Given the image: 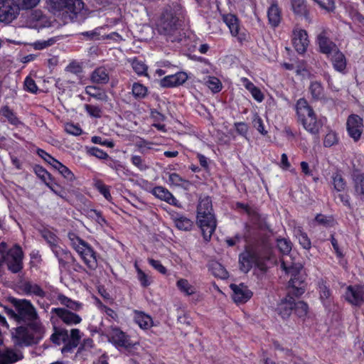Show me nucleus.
Wrapping results in <instances>:
<instances>
[{"label": "nucleus", "instance_id": "f257e3e1", "mask_svg": "<svg viewBox=\"0 0 364 364\" xmlns=\"http://www.w3.org/2000/svg\"><path fill=\"white\" fill-rule=\"evenodd\" d=\"M197 224L203 238L209 241L215 230L217 221L213 213L212 200L210 197L200 198L197 207Z\"/></svg>", "mask_w": 364, "mask_h": 364}, {"label": "nucleus", "instance_id": "f03ea898", "mask_svg": "<svg viewBox=\"0 0 364 364\" xmlns=\"http://www.w3.org/2000/svg\"><path fill=\"white\" fill-rule=\"evenodd\" d=\"M282 269L291 276L289 282V293L296 296H299L305 291V277L302 274V265L294 262L289 257H285L282 259Z\"/></svg>", "mask_w": 364, "mask_h": 364}, {"label": "nucleus", "instance_id": "7ed1b4c3", "mask_svg": "<svg viewBox=\"0 0 364 364\" xmlns=\"http://www.w3.org/2000/svg\"><path fill=\"white\" fill-rule=\"evenodd\" d=\"M156 29L168 41L181 42L183 39L179 19L171 10H166L161 14L156 23Z\"/></svg>", "mask_w": 364, "mask_h": 364}, {"label": "nucleus", "instance_id": "20e7f679", "mask_svg": "<svg viewBox=\"0 0 364 364\" xmlns=\"http://www.w3.org/2000/svg\"><path fill=\"white\" fill-rule=\"evenodd\" d=\"M296 110L298 120L304 128L311 134L317 135L323 124L316 118L314 111L305 99L301 98L297 101Z\"/></svg>", "mask_w": 364, "mask_h": 364}, {"label": "nucleus", "instance_id": "39448f33", "mask_svg": "<svg viewBox=\"0 0 364 364\" xmlns=\"http://www.w3.org/2000/svg\"><path fill=\"white\" fill-rule=\"evenodd\" d=\"M48 4L52 12L65 23L73 21L84 7L82 0H48Z\"/></svg>", "mask_w": 364, "mask_h": 364}, {"label": "nucleus", "instance_id": "423d86ee", "mask_svg": "<svg viewBox=\"0 0 364 364\" xmlns=\"http://www.w3.org/2000/svg\"><path fill=\"white\" fill-rule=\"evenodd\" d=\"M9 301L17 311V322L28 323L36 331H40L41 324L38 321V316L31 301L16 298H10Z\"/></svg>", "mask_w": 364, "mask_h": 364}, {"label": "nucleus", "instance_id": "0eeeda50", "mask_svg": "<svg viewBox=\"0 0 364 364\" xmlns=\"http://www.w3.org/2000/svg\"><path fill=\"white\" fill-rule=\"evenodd\" d=\"M68 237L71 242V245L80 255L88 268L91 269H96L97 262L93 249L74 232H69Z\"/></svg>", "mask_w": 364, "mask_h": 364}, {"label": "nucleus", "instance_id": "6e6552de", "mask_svg": "<svg viewBox=\"0 0 364 364\" xmlns=\"http://www.w3.org/2000/svg\"><path fill=\"white\" fill-rule=\"evenodd\" d=\"M0 244H4V262L6 264L8 269L12 273H18L23 269V252L18 245H15L9 248L8 245L2 242Z\"/></svg>", "mask_w": 364, "mask_h": 364}, {"label": "nucleus", "instance_id": "1a4fd4ad", "mask_svg": "<svg viewBox=\"0 0 364 364\" xmlns=\"http://www.w3.org/2000/svg\"><path fill=\"white\" fill-rule=\"evenodd\" d=\"M20 11V6L15 0H0V23H11L17 18Z\"/></svg>", "mask_w": 364, "mask_h": 364}, {"label": "nucleus", "instance_id": "9d476101", "mask_svg": "<svg viewBox=\"0 0 364 364\" xmlns=\"http://www.w3.org/2000/svg\"><path fill=\"white\" fill-rule=\"evenodd\" d=\"M11 334L16 346H30L36 343L33 333L27 327H17L14 329Z\"/></svg>", "mask_w": 364, "mask_h": 364}, {"label": "nucleus", "instance_id": "9b49d317", "mask_svg": "<svg viewBox=\"0 0 364 364\" xmlns=\"http://www.w3.org/2000/svg\"><path fill=\"white\" fill-rule=\"evenodd\" d=\"M346 125L348 134L355 141H357L363 132V119L357 114H351L347 119Z\"/></svg>", "mask_w": 364, "mask_h": 364}, {"label": "nucleus", "instance_id": "f8f14e48", "mask_svg": "<svg viewBox=\"0 0 364 364\" xmlns=\"http://www.w3.org/2000/svg\"><path fill=\"white\" fill-rule=\"evenodd\" d=\"M319 51L329 57L331 53L338 49L337 45L328 36L327 31L323 30L317 36Z\"/></svg>", "mask_w": 364, "mask_h": 364}, {"label": "nucleus", "instance_id": "ddd939ff", "mask_svg": "<svg viewBox=\"0 0 364 364\" xmlns=\"http://www.w3.org/2000/svg\"><path fill=\"white\" fill-rule=\"evenodd\" d=\"M292 42L294 48L299 53H305L309 43L307 32L304 29H294Z\"/></svg>", "mask_w": 364, "mask_h": 364}, {"label": "nucleus", "instance_id": "4468645a", "mask_svg": "<svg viewBox=\"0 0 364 364\" xmlns=\"http://www.w3.org/2000/svg\"><path fill=\"white\" fill-rule=\"evenodd\" d=\"M108 340L116 347L127 348L132 345L128 336L117 327L111 328L108 334Z\"/></svg>", "mask_w": 364, "mask_h": 364}, {"label": "nucleus", "instance_id": "2eb2a0df", "mask_svg": "<svg viewBox=\"0 0 364 364\" xmlns=\"http://www.w3.org/2000/svg\"><path fill=\"white\" fill-rule=\"evenodd\" d=\"M346 299L353 305L360 306L364 302V286H348L346 291Z\"/></svg>", "mask_w": 364, "mask_h": 364}, {"label": "nucleus", "instance_id": "dca6fc26", "mask_svg": "<svg viewBox=\"0 0 364 364\" xmlns=\"http://www.w3.org/2000/svg\"><path fill=\"white\" fill-rule=\"evenodd\" d=\"M230 287L232 291V299L236 303H245L252 296V291L243 284L239 285L232 284Z\"/></svg>", "mask_w": 364, "mask_h": 364}, {"label": "nucleus", "instance_id": "f3484780", "mask_svg": "<svg viewBox=\"0 0 364 364\" xmlns=\"http://www.w3.org/2000/svg\"><path fill=\"white\" fill-rule=\"evenodd\" d=\"M51 313L55 314L67 325L78 324L82 321V318L79 315L64 308H53L51 310Z\"/></svg>", "mask_w": 364, "mask_h": 364}, {"label": "nucleus", "instance_id": "a211bd4d", "mask_svg": "<svg viewBox=\"0 0 364 364\" xmlns=\"http://www.w3.org/2000/svg\"><path fill=\"white\" fill-rule=\"evenodd\" d=\"M188 80V75L185 72H178L162 78L159 85L163 87H173L183 85Z\"/></svg>", "mask_w": 364, "mask_h": 364}, {"label": "nucleus", "instance_id": "6ab92c4d", "mask_svg": "<svg viewBox=\"0 0 364 364\" xmlns=\"http://www.w3.org/2000/svg\"><path fill=\"white\" fill-rule=\"evenodd\" d=\"M267 18L269 25L273 27H277L282 19V10L276 1H272L270 6L267 9Z\"/></svg>", "mask_w": 364, "mask_h": 364}, {"label": "nucleus", "instance_id": "aec40b11", "mask_svg": "<svg viewBox=\"0 0 364 364\" xmlns=\"http://www.w3.org/2000/svg\"><path fill=\"white\" fill-rule=\"evenodd\" d=\"M333 68L341 73H345L347 66V60L345 55L339 50V48L334 51L333 53L328 57Z\"/></svg>", "mask_w": 364, "mask_h": 364}, {"label": "nucleus", "instance_id": "412c9836", "mask_svg": "<svg viewBox=\"0 0 364 364\" xmlns=\"http://www.w3.org/2000/svg\"><path fill=\"white\" fill-rule=\"evenodd\" d=\"M152 193L161 200H164L166 203L177 207L180 206L178 200L172 195V193L168 189L162 186H157L153 188Z\"/></svg>", "mask_w": 364, "mask_h": 364}, {"label": "nucleus", "instance_id": "4be33fe9", "mask_svg": "<svg viewBox=\"0 0 364 364\" xmlns=\"http://www.w3.org/2000/svg\"><path fill=\"white\" fill-rule=\"evenodd\" d=\"M255 253L251 251H245L240 255L239 264L242 272H248L255 263Z\"/></svg>", "mask_w": 364, "mask_h": 364}, {"label": "nucleus", "instance_id": "5701e85b", "mask_svg": "<svg viewBox=\"0 0 364 364\" xmlns=\"http://www.w3.org/2000/svg\"><path fill=\"white\" fill-rule=\"evenodd\" d=\"M294 310V299L291 296L287 297L278 304L277 311L283 318H288Z\"/></svg>", "mask_w": 364, "mask_h": 364}, {"label": "nucleus", "instance_id": "b1692460", "mask_svg": "<svg viewBox=\"0 0 364 364\" xmlns=\"http://www.w3.org/2000/svg\"><path fill=\"white\" fill-rule=\"evenodd\" d=\"M171 219L178 230L188 231L193 227V222L190 219L178 213L172 214Z\"/></svg>", "mask_w": 364, "mask_h": 364}, {"label": "nucleus", "instance_id": "393cba45", "mask_svg": "<svg viewBox=\"0 0 364 364\" xmlns=\"http://www.w3.org/2000/svg\"><path fill=\"white\" fill-rule=\"evenodd\" d=\"M91 80L96 84H107L109 80L107 70L104 67L96 68L91 74Z\"/></svg>", "mask_w": 364, "mask_h": 364}, {"label": "nucleus", "instance_id": "a878e982", "mask_svg": "<svg viewBox=\"0 0 364 364\" xmlns=\"http://www.w3.org/2000/svg\"><path fill=\"white\" fill-rule=\"evenodd\" d=\"M22 291L26 294H34L39 297H44L46 292L37 284L26 282L21 285Z\"/></svg>", "mask_w": 364, "mask_h": 364}, {"label": "nucleus", "instance_id": "bb28decb", "mask_svg": "<svg viewBox=\"0 0 364 364\" xmlns=\"http://www.w3.org/2000/svg\"><path fill=\"white\" fill-rule=\"evenodd\" d=\"M291 8L294 14L308 18L309 9L306 0H291Z\"/></svg>", "mask_w": 364, "mask_h": 364}, {"label": "nucleus", "instance_id": "cd10ccee", "mask_svg": "<svg viewBox=\"0 0 364 364\" xmlns=\"http://www.w3.org/2000/svg\"><path fill=\"white\" fill-rule=\"evenodd\" d=\"M241 80L243 82L245 87L250 92L252 97L259 102H261L264 100V95L261 90L256 87L252 82L247 78L242 77Z\"/></svg>", "mask_w": 364, "mask_h": 364}, {"label": "nucleus", "instance_id": "c85d7f7f", "mask_svg": "<svg viewBox=\"0 0 364 364\" xmlns=\"http://www.w3.org/2000/svg\"><path fill=\"white\" fill-rule=\"evenodd\" d=\"M80 338V332L78 329L74 328L70 331L69 336L68 343L66 344L63 348L62 352L70 351L72 348L77 347Z\"/></svg>", "mask_w": 364, "mask_h": 364}, {"label": "nucleus", "instance_id": "c756f323", "mask_svg": "<svg viewBox=\"0 0 364 364\" xmlns=\"http://www.w3.org/2000/svg\"><path fill=\"white\" fill-rule=\"evenodd\" d=\"M85 93L96 100L107 102L108 96L106 92L95 86H87Z\"/></svg>", "mask_w": 364, "mask_h": 364}, {"label": "nucleus", "instance_id": "7c9ffc66", "mask_svg": "<svg viewBox=\"0 0 364 364\" xmlns=\"http://www.w3.org/2000/svg\"><path fill=\"white\" fill-rule=\"evenodd\" d=\"M58 300L62 305L65 306L68 309H70L73 311H79L82 307V304L76 301H73L63 294H59L58 296Z\"/></svg>", "mask_w": 364, "mask_h": 364}, {"label": "nucleus", "instance_id": "2f4dec72", "mask_svg": "<svg viewBox=\"0 0 364 364\" xmlns=\"http://www.w3.org/2000/svg\"><path fill=\"white\" fill-rule=\"evenodd\" d=\"M277 247L279 251L284 255L281 258V260L285 257H289V253L291 252L292 248V243L291 241L286 238H279L277 240ZM292 260V259H291Z\"/></svg>", "mask_w": 364, "mask_h": 364}, {"label": "nucleus", "instance_id": "473e14b6", "mask_svg": "<svg viewBox=\"0 0 364 364\" xmlns=\"http://www.w3.org/2000/svg\"><path fill=\"white\" fill-rule=\"evenodd\" d=\"M53 168L58 171V173L68 182H73L75 179L73 173L60 161H58Z\"/></svg>", "mask_w": 364, "mask_h": 364}, {"label": "nucleus", "instance_id": "72a5a7b5", "mask_svg": "<svg viewBox=\"0 0 364 364\" xmlns=\"http://www.w3.org/2000/svg\"><path fill=\"white\" fill-rule=\"evenodd\" d=\"M318 289L320 294V299L323 304L326 306L329 305L331 301V294L329 288L326 286V283L322 281L318 284Z\"/></svg>", "mask_w": 364, "mask_h": 364}, {"label": "nucleus", "instance_id": "f704fd0d", "mask_svg": "<svg viewBox=\"0 0 364 364\" xmlns=\"http://www.w3.org/2000/svg\"><path fill=\"white\" fill-rule=\"evenodd\" d=\"M134 320L141 328L146 329L151 326V318L143 312H136Z\"/></svg>", "mask_w": 364, "mask_h": 364}, {"label": "nucleus", "instance_id": "c9c22d12", "mask_svg": "<svg viewBox=\"0 0 364 364\" xmlns=\"http://www.w3.org/2000/svg\"><path fill=\"white\" fill-rule=\"evenodd\" d=\"M310 92L312 97L316 100H326L323 93V89L320 82H313L311 83Z\"/></svg>", "mask_w": 364, "mask_h": 364}, {"label": "nucleus", "instance_id": "e433bc0d", "mask_svg": "<svg viewBox=\"0 0 364 364\" xmlns=\"http://www.w3.org/2000/svg\"><path fill=\"white\" fill-rule=\"evenodd\" d=\"M353 181L355 194L364 197V173L355 175Z\"/></svg>", "mask_w": 364, "mask_h": 364}, {"label": "nucleus", "instance_id": "4c0bfd02", "mask_svg": "<svg viewBox=\"0 0 364 364\" xmlns=\"http://www.w3.org/2000/svg\"><path fill=\"white\" fill-rule=\"evenodd\" d=\"M176 285L180 291L186 295H192L196 292L195 287L185 279H180L178 280Z\"/></svg>", "mask_w": 364, "mask_h": 364}, {"label": "nucleus", "instance_id": "58836bf2", "mask_svg": "<svg viewBox=\"0 0 364 364\" xmlns=\"http://www.w3.org/2000/svg\"><path fill=\"white\" fill-rule=\"evenodd\" d=\"M169 182L177 186H183L186 189L188 188V186L191 185V183L181 178L178 173H172L169 174Z\"/></svg>", "mask_w": 364, "mask_h": 364}, {"label": "nucleus", "instance_id": "ea45409f", "mask_svg": "<svg viewBox=\"0 0 364 364\" xmlns=\"http://www.w3.org/2000/svg\"><path fill=\"white\" fill-rule=\"evenodd\" d=\"M211 271L213 275L220 279H227L228 277V272L220 263H213L211 266Z\"/></svg>", "mask_w": 364, "mask_h": 364}, {"label": "nucleus", "instance_id": "a19ab883", "mask_svg": "<svg viewBox=\"0 0 364 364\" xmlns=\"http://www.w3.org/2000/svg\"><path fill=\"white\" fill-rule=\"evenodd\" d=\"M50 339L54 343L60 345L69 340L68 332L66 330L56 331L51 336Z\"/></svg>", "mask_w": 364, "mask_h": 364}, {"label": "nucleus", "instance_id": "79ce46f5", "mask_svg": "<svg viewBox=\"0 0 364 364\" xmlns=\"http://www.w3.org/2000/svg\"><path fill=\"white\" fill-rule=\"evenodd\" d=\"M132 94L136 99L144 98L147 95V88L142 84L134 82L132 85Z\"/></svg>", "mask_w": 364, "mask_h": 364}, {"label": "nucleus", "instance_id": "37998d69", "mask_svg": "<svg viewBox=\"0 0 364 364\" xmlns=\"http://www.w3.org/2000/svg\"><path fill=\"white\" fill-rule=\"evenodd\" d=\"M332 179L334 188L337 191H343L345 190L346 183L341 173H335L332 176Z\"/></svg>", "mask_w": 364, "mask_h": 364}, {"label": "nucleus", "instance_id": "c03bdc74", "mask_svg": "<svg viewBox=\"0 0 364 364\" xmlns=\"http://www.w3.org/2000/svg\"><path fill=\"white\" fill-rule=\"evenodd\" d=\"M308 309V305L305 302L302 301L295 302L294 301V310L298 316L304 317L306 316Z\"/></svg>", "mask_w": 364, "mask_h": 364}, {"label": "nucleus", "instance_id": "a18cd8bd", "mask_svg": "<svg viewBox=\"0 0 364 364\" xmlns=\"http://www.w3.org/2000/svg\"><path fill=\"white\" fill-rule=\"evenodd\" d=\"M1 113L11 124L16 125L19 123L18 119L8 106H4L1 108Z\"/></svg>", "mask_w": 364, "mask_h": 364}, {"label": "nucleus", "instance_id": "49530a36", "mask_svg": "<svg viewBox=\"0 0 364 364\" xmlns=\"http://www.w3.org/2000/svg\"><path fill=\"white\" fill-rule=\"evenodd\" d=\"M41 236L50 244L51 247L56 246L58 237L49 230L44 228L41 230Z\"/></svg>", "mask_w": 364, "mask_h": 364}, {"label": "nucleus", "instance_id": "de8ad7c7", "mask_svg": "<svg viewBox=\"0 0 364 364\" xmlns=\"http://www.w3.org/2000/svg\"><path fill=\"white\" fill-rule=\"evenodd\" d=\"M94 186L107 200H110L112 199L108 187L106 186L101 180L95 181Z\"/></svg>", "mask_w": 364, "mask_h": 364}, {"label": "nucleus", "instance_id": "09e8293b", "mask_svg": "<svg viewBox=\"0 0 364 364\" xmlns=\"http://www.w3.org/2000/svg\"><path fill=\"white\" fill-rule=\"evenodd\" d=\"M132 66L138 75H141L146 74L147 67L142 61L134 59L132 62Z\"/></svg>", "mask_w": 364, "mask_h": 364}, {"label": "nucleus", "instance_id": "8fccbe9b", "mask_svg": "<svg viewBox=\"0 0 364 364\" xmlns=\"http://www.w3.org/2000/svg\"><path fill=\"white\" fill-rule=\"evenodd\" d=\"M316 221L325 227H331L334 225V220L331 216H326L322 214H318L315 218Z\"/></svg>", "mask_w": 364, "mask_h": 364}, {"label": "nucleus", "instance_id": "3c124183", "mask_svg": "<svg viewBox=\"0 0 364 364\" xmlns=\"http://www.w3.org/2000/svg\"><path fill=\"white\" fill-rule=\"evenodd\" d=\"M318 4V5L323 10L326 11H333L336 6L333 0H314Z\"/></svg>", "mask_w": 364, "mask_h": 364}, {"label": "nucleus", "instance_id": "603ef678", "mask_svg": "<svg viewBox=\"0 0 364 364\" xmlns=\"http://www.w3.org/2000/svg\"><path fill=\"white\" fill-rule=\"evenodd\" d=\"M206 85L214 92H218L221 89L220 81L215 77H209L206 81Z\"/></svg>", "mask_w": 364, "mask_h": 364}, {"label": "nucleus", "instance_id": "864d4df0", "mask_svg": "<svg viewBox=\"0 0 364 364\" xmlns=\"http://www.w3.org/2000/svg\"><path fill=\"white\" fill-rule=\"evenodd\" d=\"M253 126L262 134L265 135L267 132L264 129L262 118L255 113L252 119Z\"/></svg>", "mask_w": 364, "mask_h": 364}, {"label": "nucleus", "instance_id": "5fc2aeb1", "mask_svg": "<svg viewBox=\"0 0 364 364\" xmlns=\"http://www.w3.org/2000/svg\"><path fill=\"white\" fill-rule=\"evenodd\" d=\"M267 260V257L259 256L255 253V259L254 264L262 272H266L267 269L266 261Z\"/></svg>", "mask_w": 364, "mask_h": 364}, {"label": "nucleus", "instance_id": "6e6d98bb", "mask_svg": "<svg viewBox=\"0 0 364 364\" xmlns=\"http://www.w3.org/2000/svg\"><path fill=\"white\" fill-rule=\"evenodd\" d=\"M20 6V9H29L35 7L40 0H15Z\"/></svg>", "mask_w": 364, "mask_h": 364}, {"label": "nucleus", "instance_id": "4d7b16f0", "mask_svg": "<svg viewBox=\"0 0 364 364\" xmlns=\"http://www.w3.org/2000/svg\"><path fill=\"white\" fill-rule=\"evenodd\" d=\"M85 108L87 113L94 117L100 118L102 116V110L101 108L98 106H95L92 105H85Z\"/></svg>", "mask_w": 364, "mask_h": 364}, {"label": "nucleus", "instance_id": "13d9d810", "mask_svg": "<svg viewBox=\"0 0 364 364\" xmlns=\"http://www.w3.org/2000/svg\"><path fill=\"white\" fill-rule=\"evenodd\" d=\"M35 172L37 176L46 184L48 186V181L50 179V174L43 168L41 166H37L35 169Z\"/></svg>", "mask_w": 364, "mask_h": 364}, {"label": "nucleus", "instance_id": "bf43d9fd", "mask_svg": "<svg viewBox=\"0 0 364 364\" xmlns=\"http://www.w3.org/2000/svg\"><path fill=\"white\" fill-rule=\"evenodd\" d=\"M65 130L67 133L74 136H79L82 134L81 128L78 125L72 123H67L65 125Z\"/></svg>", "mask_w": 364, "mask_h": 364}, {"label": "nucleus", "instance_id": "052dcab7", "mask_svg": "<svg viewBox=\"0 0 364 364\" xmlns=\"http://www.w3.org/2000/svg\"><path fill=\"white\" fill-rule=\"evenodd\" d=\"M337 136L335 132H330L324 137L323 145L330 147L337 143Z\"/></svg>", "mask_w": 364, "mask_h": 364}, {"label": "nucleus", "instance_id": "680f3d73", "mask_svg": "<svg viewBox=\"0 0 364 364\" xmlns=\"http://www.w3.org/2000/svg\"><path fill=\"white\" fill-rule=\"evenodd\" d=\"M87 152L90 155L95 156L100 159H105L109 157L108 154L105 151L97 147L90 148Z\"/></svg>", "mask_w": 364, "mask_h": 364}, {"label": "nucleus", "instance_id": "e2e57ef3", "mask_svg": "<svg viewBox=\"0 0 364 364\" xmlns=\"http://www.w3.org/2000/svg\"><path fill=\"white\" fill-rule=\"evenodd\" d=\"M38 154L48 164H49L52 167H53L55 164L58 161L53 157H52L50 154L46 153L45 151L42 149L38 150Z\"/></svg>", "mask_w": 364, "mask_h": 364}, {"label": "nucleus", "instance_id": "0e129e2a", "mask_svg": "<svg viewBox=\"0 0 364 364\" xmlns=\"http://www.w3.org/2000/svg\"><path fill=\"white\" fill-rule=\"evenodd\" d=\"M24 87L27 91L31 93H36L38 91V87L35 81L30 77H27L26 78L24 81Z\"/></svg>", "mask_w": 364, "mask_h": 364}, {"label": "nucleus", "instance_id": "69168bd1", "mask_svg": "<svg viewBox=\"0 0 364 364\" xmlns=\"http://www.w3.org/2000/svg\"><path fill=\"white\" fill-rule=\"evenodd\" d=\"M298 239L300 245L306 250L311 248V243L307 235L301 232L298 235Z\"/></svg>", "mask_w": 364, "mask_h": 364}, {"label": "nucleus", "instance_id": "338daca9", "mask_svg": "<svg viewBox=\"0 0 364 364\" xmlns=\"http://www.w3.org/2000/svg\"><path fill=\"white\" fill-rule=\"evenodd\" d=\"M65 71L73 74H78L82 72V67L78 63L72 62L66 67Z\"/></svg>", "mask_w": 364, "mask_h": 364}, {"label": "nucleus", "instance_id": "774afa93", "mask_svg": "<svg viewBox=\"0 0 364 364\" xmlns=\"http://www.w3.org/2000/svg\"><path fill=\"white\" fill-rule=\"evenodd\" d=\"M132 162L140 170H145L148 168V166L144 164V160L139 156H133L132 157Z\"/></svg>", "mask_w": 364, "mask_h": 364}]
</instances>
